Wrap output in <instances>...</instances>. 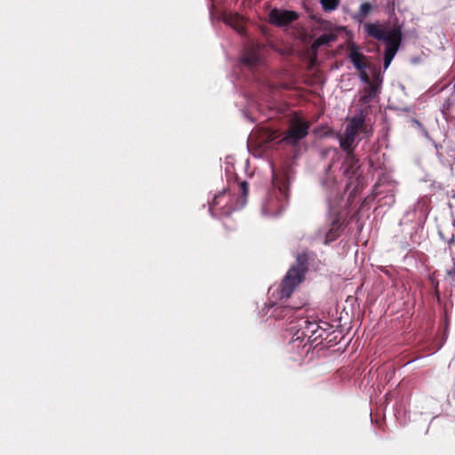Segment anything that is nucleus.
I'll return each instance as SVG.
<instances>
[{
	"label": "nucleus",
	"instance_id": "1",
	"mask_svg": "<svg viewBox=\"0 0 455 455\" xmlns=\"http://www.w3.org/2000/svg\"><path fill=\"white\" fill-rule=\"evenodd\" d=\"M363 31L367 37L383 41L386 44L383 67L384 69H387L397 53L403 40L401 26L394 24L390 29H387V24L379 21L367 22L363 24Z\"/></svg>",
	"mask_w": 455,
	"mask_h": 455
},
{
	"label": "nucleus",
	"instance_id": "2",
	"mask_svg": "<svg viewBox=\"0 0 455 455\" xmlns=\"http://www.w3.org/2000/svg\"><path fill=\"white\" fill-rule=\"evenodd\" d=\"M272 183L280 196L269 195L262 204V212L265 215L276 216L285 207L290 196V176L286 170L276 171L273 169Z\"/></svg>",
	"mask_w": 455,
	"mask_h": 455
},
{
	"label": "nucleus",
	"instance_id": "3",
	"mask_svg": "<svg viewBox=\"0 0 455 455\" xmlns=\"http://www.w3.org/2000/svg\"><path fill=\"white\" fill-rule=\"evenodd\" d=\"M308 257L306 252L299 253L296 265L291 266L280 284L281 298H290L293 291L303 282L307 271Z\"/></svg>",
	"mask_w": 455,
	"mask_h": 455
},
{
	"label": "nucleus",
	"instance_id": "4",
	"mask_svg": "<svg viewBox=\"0 0 455 455\" xmlns=\"http://www.w3.org/2000/svg\"><path fill=\"white\" fill-rule=\"evenodd\" d=\"M309 128V122L299 116H295L290 120L289 127L282 141L285 142L287 145L295 146L308 134Z\"/></svg>",
	"mask_w": 455,
	"mask_h": 455
},
{
	"label": "nucleus",
	"instance_id": "5",
	"mask_svg": "<svg viewBox=\"0 0 455 455\" xmlns=\"http://www.w3.org/2000/svg\"><path fill=\"white\" fill-rule=\"evenodd\" d=\"M321 185L325 192L330 212H332L343 198L336 177L330 171H327L321 180Z\"/></svg>",
	"mask_w": 455,
	"mask_h": 455
},
{
	"label": "nucleus",
	"instance_id": "6",
	"mask_svg": "<svg viewBox=\"0 0 455 455\" xmlns=\"http://www.w3.org/2000/svg\"><path fill=\"white\" fill-rule=\"evenodd\" d=\"M236 209L237 206L234 203L233 196L225 189L215 195L209 206V211L212 216L228 217Z\"/></svg>",
	"mask_w": 455,
	"mask_h": 455
},
{
	"label": "nucleus",
	"instance_id": "7",
	"mask_svg": "<svg viewBox=\"0 0 455 455\" xmlns=\"http://www.w3.org/2000/svg\"><path fill=\"white\" fill-rule=\"evenodd\" d=\"M331 215L332 217L331 221V227L328 230H318L317 236L323 237V243L325 245L329 244L330 243L335 241L340 235V228L342 226L341 223V215L340 212L336 211L330 212Z\"/></svg>",
	"mask_w": 455,
	"mask_h": 455
},
{
	"label": "nucleus",
	"instance_id": "8",
	"mask_svg": "<svg viewBox=\"0 0 455 455\" xmlns=\"http://www.w3.org/2000/svg\"><path fill=\"white\" fill-rule=\"evenodd\" d=\"M299 19L294 11L279 10L275 8L268 14L269 22L276 27H286Z\"/></svg>",
	"mask_w": 455,
	"mask_h": 455
},
{
	"label": "nucleus",
	"instance_id": "9",
	"mask_svg": "<svg viewBox=\"0 0 455 455\" xmlns=\"http://www.w3.org/2000/svg\"><path fill=\"white\" fill-rule=\"evenodd\" d=\"M319 331L320 328L316 322L304 319L301 321L299 329L295 333V336L297 339L307 338L308 339L316 340L318 338L322 337V333H318Z\"/></svg>",
	"mask_w": 455,
	"mask_h": 455
},
{
	"label": "nucleus",
	"instance_id": "10",
	"mask_svg": "<svg viewBox=\"0 0 455 455\" xmlns=\"http://www.w3.org/2000/svg\"><path fill=\"white\" fill-rule=\"evenodd\" d=\"M343 174L347 179H353L358 173L360 169L359 158L355 153L346 154L342 164Z\"/></svg>",
	"mask_w": 455,
	"mask_h": 455
},
{
	"label": "nucleus",
	"instance_id": "11",
	"mask_svg": "<svg viewBox=\"0 0 455 455\" xmlns=\"http://www.w3.org/2000/svg\"><path fill=\"white\" fill-rule=\"evenodd\" d=\"M348 58L355 68L359 71H363V69H366L369 67L365 60V56L359 52L358 46L355 44L349 45Z\"/></svg>",
	"mask_w": 455,
	"mask_h": 455
},
{
	"label": "nucleus",
	"instance_id": "12",
	"mask_svg": "<svg viewBox=\"0 0 455 455\" xmlns=\"http://www.w3.org/2000/svg\"><path fill=\"white\" fill-rule=\"evenodd\" d=\"M260 59L259 47L256 45H249L244 49L242 61L250 67H253L260 62Z\"/></svg>",
	"mask_w": 455,
	"mask_h": 455
},
{
	"label": "nucleus",
	"instance_id": "13",
	"mask_svg": "<svg viewBox=\"0 0 455 455\" xmlns=\"http://www.w3.org/2000/svg\"><path fill=\"white\" fill-rule=\"evenodd\" d=\"M365 122V116L361 111L358 115L350 118L344 132L356 136L360 130H363Z\"/></svg>",
	"mask_w": 455,
	"mask_h": 455
},
{
	"label": "nucleus",
	"instance_id": "14",
	"mask_svg": "<svg viewBox=\"0 0 455 455\" xmlns=\"http://www.w3.org/2000/svg\"><path fill=\"white\" fill-rule=\"evenodd\" d=\"M355 136L350 135L348 133L344 132L342 135L339 137V147L346 153L350 154L355 153V149L356 145L355 144Z\"/></svg>",
	"mask_w": 455,
	"mask_h": 455
},
{
	"label": "nucleus",
	"instance_id": "15",
	"mask_svg": "<svg viewBox=\"0 0 455 455\" xmlns=\"http://www.w3.org/2000/svg\"><path fill=\"white\" fill-rule=\"evenodd\" d=\"M374 10L375 7L371 3L364 2L360 5L358 12L353 18L356 21L362 22V20L367 18Z\"/></svg>",
	"mask_w": 455,
	"mask_h": 455
},
{
	"label": "nucleus",
	"instance_id": "16",
	"mask_svg": "<svg viewBox=\"0 0 455 455\" xmlns=\"http://www.w3.org/2000/svg\"><path fill=\"white\" fill-rule=\"evenodd\" d=\"M337 39L333 33H325L317 37L312 44V50L317 51L321 46L330 44Z\"/></svg>",
	"mask_w": 455,
	"mask_h": 455
},
{
	"label": "nucleus",
	"instance_id": "17",
	"mask_svg": "<svg viewBox=\"0 0 455 455\" xmlns=\"http://www.w3.org/2000/svg\"><path fill=\"white\" fill-rule=\"evenodd\" d=\"M377 92V88L374 84H370L368 87H366L363 91V94L362 95L360 100L361 102L366 104L371 101V100L375 97Z\"/></svg>",
	"mask_w": 455,
	"mask_h": 455
},
{
	"label": "nucleus",
	"instance_id": "18",
	"mask_svg": "<svg viewBox=\"0 0 455 455\" xmlns=\"http://www.w3.org/2000/svg\"><path fill=\"white\" fill-rule=\"evenodd\" d=\"M320 3L323 11L330 12L339 7L340 0H320Z\"/></svg>",
	"mask_w": 455,
	"mask_h": 455
},
{
	"label": "nucleus",
	"instance_id": "19",
	"mask_svg": "<svg viewBox=\"0 0 455 455\" xmlns=\"http://www.w3.org/2000/svg\"><path fill=\"white\" fill-rule=\"evenodd\" d=\"M291 309L288 307H276L274 308L272 315L275 319L284 318L289 313Z\"/></svg>",
	"mask_w": 455,
	"mask_h": 455
},
{
	"label": "nucleus",
	"instance_id": "20",
	"mask_svg": "<svg viewBox=\"0 0 455 455\" xmlns=\"http://www.w3.org/2000/svg\"><path fill=\"white\" fill-rule=\"evenodd\" d=\"M240 189L242 191V196L246 197L248 194V183L243 180L239 184Z\"/></svg>",
	"mask_w": 455,
	"mask_h": 455
},
{
	"label": "nucleus",
	"instance_id": "21",
	"mask_svg": "<svg viewBox=\"0 0 455 455\" xmlns=\"http://www.w3.org/2000/svg\"><path fill=\"white\" fill-rule=\"evenodd\" d=\"M360 74H361V78L363 82L367 83V84H371V81H370V77L369 76L367 75L365 69H363V71H360Z\"/></svg>",
	"mask_w": 455,
	"mask_h": 455
},
{
	"label": "nucleus",
	"instance_id": "22",
	"mask_svg": "<svg viewBox=\"0 0 455 455\" xmlns=\"http://www.w3.org/2000/svg\"><path fill=\"white\" fill-rule=\"evenodd\" d=\"M387 7H388L390 12H394L395 11V0H388L387 1Z\"/></svg>",
	"mask_w": 455,
	"mask_h": 455
},
{
	"label": "nucleus",
	"instance_id": "23",
	"mask_svg": "<svg viewBox=\"0 0 455 455\" xmlns=\"http://www.w3.org/2000/svg\"><path fill=\"white\" fill-rule=\"evenodd\" d=\"M360 132H364L366 134V136H370L371 133V131L368 130L367 126L365 124H364L363 130H360Z\"/></svg>",
	"mask_w": 455,
	"mask_h": 455
},
{
	"label": "nucleus",
	"instance_id": "24",
	"mask_svg": "<svg viewBox=\"0 0 455 455\" xmlns=\"http://www.w3.org/2000/svg\"><path fill=\"white\" fill-rule=\"evenodd\" d=\"M435 292L437 294V297L439 298V291L436 290Z\"/></svg>",
	"mask_w": 455,
	"mask_h": 455
}]
</instances>
